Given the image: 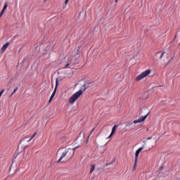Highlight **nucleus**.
I'll list each match as a JSON object with an SVG mask.
<instances>
[{"label": "nucleus", "instance_id": "7ed1b4c3", "mask_svg": "<svg viewBox=\"0 0 180 180\" xmlns=\"http://www.w3.org/2000/svg\"><path fill=\"white\" fill-rule=\"evenodd\" d=\"M150 74H151V70L148 69L144 72H143L142 73H141L140 75H139L136 78V81H141L143 78H146V77H148Z\"/></svg>", "mask_w": 180, "mask_h": 180}, {"label": "nucleus", "instance_id": "20e7f679", "mask_svg": "<svg viewBox=\"0 0 180 180\" xmlns=\"http://www.w3.org/2000/svg\"><path fill=\"white\" fill-rule=\"evenodd\" d=\"M150 115V112H148L145 116H142L138 120H134L133 122L136 124L137 123H141L142 122H144L146 119H147V117Z\"/></svg>", "mask_w": 180, "mask_h": 180}, {"label": "nucleus", "instance_id": "6ab92c4d", "mask_svg": "<svg viewBox=\"0 0 180 180\" xmlns=\"http://www.w3.org/2000/svg\"><path fill=\"white\" fill-rule=\"evenodd\" d=\"M68 67H70V63H66L64 68H68Z\"/></svg>", "mask_w": 180, "mask_h": 180}, {"label": "nucleus", "instance_id": "412c9836", "mask_svg": "<svg viewBox=\"0 0 180 180\" xmlns=\"http://www.w3.org/2000/svg\"><path fill=\"white\" fill-rule=\"evenodd\" d=\"M26 140H27V138H25V139H22L20 143H23V141H26Z\"/></svg>", "mask_w": 180, "mask_h": 180}, {"label": "nucleus", "instance_id": "423d86ee", "mask_svg": "<svg viewBox=\"0 0 180 180\" xmlns=\"http://www.w3.org/2000/svg\"><path fill=\"white\" fill-rule=\"evenodd\" d=\"M144 150V146L142 147L139 148L138 150H136L135 153V160L136 161H139V155H140V153H141V150Z\"/></svg>", "mask_w": 180, "mask_h": 180}, {"label": "nucleus", "instance_id": "0eeeda50", "mask_svg": "<svg viewBox=\"0 0 180 180\" xmlns=\"http://www.w3.org/2000/svg\"><path fill=\"white\" fill-rule=\"evenodd\" d=\"M58 87V78H56L55 89L51 94V96H56V92H57V88Z\"/></svg>", "mask_w": 180, "mask_h": 180}, {"label": "nucleus", "instance_id": "2eb2a0df", "mask_svg": "<svg viewBox=\"0 0 180 180\" xmlns=\"http://www.w3.org/2000/svg\"><path fill=\"white\" fill-rule=\"evenodd\" d=\"M95 171V165H91V167L90 169V174H92Z\"/></svg>", "mask_w": 180, "mask_h": 180}, {"label": "nucleus", "instance_id": "ddd939ff", "mask_svg": "<svg viewBox=\"0 0 180 180\" xmlns=\"http://www.w3.org/2000/svg\"><path fill=\"white\" fill-rule=\"evenodd\" d=\"M115 162H116V159H113L110 163L106 164L105 167H108L109 165H112V164H115Z\"/></svg>", "mask_w": 180, "mask_h": 180}, {"label": "nucleus", "instance_id": "aec40b11", "mask_svg": "<svg viewBox=\"0 0 180 180\" xmlns=\"http://www.w3.org/2000/svg\"><path fill=\"white\" fill-rule=\"evenodd\" d=\"M4 92H5V90H4V89H3V90L1 91V92H0V98H1V96H2V94H4Z\"/></svg>", "mask_w": 180, "mask_h": 180}, {"label": "nucleus", "instance_id": "f257e3e1", "mask_svg": "<svg viewBox=\"0 0 180 180\" xmlns=\"http://www.w3.org/2000/svg\"><path fill=\"white\" fill-rule=\"evenodd\" d=\"M94 85V82H86L84 84H83L80 89L72 95V96L69 98V102L70 103H75V102L78 99V98L88 89V88Z\"/></svg>", "mask_w": 180, "mask_h": 180}, {"label": "nucleus", "instance_id": "9d476101", "mask_svg": "<svg viewBox=\"0 0 180 180\" xmlns=\"http://www.w3.org/2000/svg\"><path fill=\"white\" fill-rule=\"evenodd\" d=\"M164 54H165V51L163 52H158L157 53V56H160L159 58H162V57H164Z\"/></svg>", "mask_w": 180, "mask_h": 180}, {"label": "nucleus", "instance_id": "bb28decb", "mask_svg": "<svg viewBox=\"0 0 180 180\" xmlns=\"http://www.w3.org/2000/svg\"><path fill=\"white\" fill-rule=\"evenodd\" d=\"M95 130V128H93L92 131H91V133H92V131H94Z\"/></svg>", "mask_w": 180, "mask_h": 180}, {"label": "nucleus", "instance_id": "1a4fd4ad", "mask_svg": "<svg viewBox=\"0 0 180 180\" xmlns=\"http://www.w3.org/2000/svg\"><path fill=\"white\" fill-rule=\"evenodd\" d=\"M9 46V42L6 43L1 49L2 53H5L8 47Z\"/></svg>", "mask_w": 180, "mask_h": 180}, {"label": "nucleus", "instance_id": "b1692460", "mask_svg": "<svg viewBox=\"0 0 180 180\" xmlns=\"http://www.w3.org/2000/svg\"><path fill=\"white\" fill-rule=\"evenodd\" d=\"M153 139V136H150L147 138V140H151Z\"/></svg>", "mask_w": 180, "mask_h": 180}, {"label": "nucleus", "instance_id": "4be33fe9", "mask_svg": "<svg viewBox=\"0 0 180 180\" xmlns=\"http://www.w3.org/2000/svg\"><path fill=\"white\" fill-rule=\"evenodd\" d=\"M75 58H79V53H76Z\"/></svg>", "mask_w": 180, "mask_h": 180}, {"label": "nucleus", "instance_id": "dca6fc26", "mask_svg": "<svg viewBox=\"0 0 180 180\" xmlns=\"http://www.w3.org/2000/svg\"><path fill=\"white\" fill-rule=\"evenodd\" d=\"M137 161L138 160H134V167H133V169L132 170L134 171L136 169V168H137Z\"/></svg>", "mask_w": 180, "mask_h": 180}, {"label": "nucleus", "instance_id": "f03ea898", "mask_svg": "<svg viewBox=\"0 0 180 180\" xmlns=\"http://www.w3.org/2000/svg\"><path fill=\"white\" fill-rule=\"evenodd\" d=\"M77 148H78V146H76L73 148H68L66 150H65L64 152H63L61 156L60 157L59 160L57 161V162H61V161L65 158L67 160H71V158H72V157H74V154L75 153V150H77Z\"/></svg>", "mask_w": 180, "mask_h": 180}, {"label": "nucleus", "instance_id": "6e6552de", "mask_svg": "<svg viewBox=\"0 0 180 180\" xmlns=\"http://www.w3.org/2000/svg\"><path fill=\"white\" fill-rule=\"evenodd\" d=\"M118 126L117 125H114L112 131H111V134L110 135L108 136V139H110V137H112V136H113V134H115V133H116V129H117Z\"/></svg>", "mask_w": 180, "mask_h": 180}, {"label": "nucleus", "instance_id": "c85d7f7f", "mask_svg": "<svg viewBox=\"0 0 180 180\" xmlns=\"http://www.w3.org/2000/svg\"><path fill=\"white\" fill-rule=\"evenodd\" d=\"M171 62V60H169L167 63H170Z\"/></svg>", "mask_w": 180, "mask_h": 180}, {"label": "nucleus", "instance_id": "f8f14e48", "mask_svg": "<svg viewBox=\"0 0 180 180\" xmlns=\"http://www.w3.org/2000/svg\"><path fill=\"white\" fill-rule=\"evenodd\" d=\"M8 8V3H6L3 7V9L1 11L2 13H5V11H6V8Z\"/></svg>", "mask_w": 180, "mask_h": 180}, {"label": "nucleus", "instance_id": "39448f33", "mask_svg": "<svg viewBox=\"0 0 180 180\" xmlns=\"http://www.w3.org/2000/svg\"><path fill=\"white\" fill-rule=\"evenodd\" d=\"M133 122H129L126 123V127L127 128V130L129 131H131V130H134L136 129V126L133 124Z\"/></svg>", "mask_w": 180, "mask_h": 180}, {"label": "nucleus", "instance_id": "4468645a", "mask_svg": "<svg viewBox=\"0 0 180 180\" xmlns=\"http://www.w3.org/2000/svg\"><path fill=\"white\" fill-rule=\"evenodd\" d=\"M115 162H116V159H113L110 163L106 164L105 167H108L109 165H112V164H115Z\"/></svg>", "mask_w": 180, "mask_h": 180}, {"label": "nucleus", "instance_id": "cd10ccee", "mask_svg": "<svg viewBox=\"0 0 180 180\" xmlns=\"http://www.w3.org/2000/svg\"><path fill=\"white\" fill-rule=\"evenodd\" d=\"M143 143H145V144H146V143H147V141H143Z\"/></svg>", "mask_w": 180, "mask_h": 180}, {"label": "nucleus", "instance_id": "a211bd4d", "mask_svg": "<svg viewBox=\"0 0 180 180\" xmlns=\"http://www.w3.org/2000/svg\"><path fill=\"white\" fill-rule=\"evenodd\" d=\"M53 98H54V97L53 96H51L49 101V103H51V101H53Z\"/></svg>", "mask_w": 180, "mask_h": 180}, {"label": "nucleus", "instance_id": "393cba45", "mask_svg": "<svg viewBox=\"0 0 180 180\" xmlns=\"http://www.w3.org/2000/svg\"><path fill=\"white\" fill-rule=\"evenodd\" d=\"M89 137H91V133H90V134L88 136L86 141H88V140H89Z\"/></svg>", "mask_w": 180, "mask_h": 180}, {"label": "nucleus", "instance_id": "a878e982", "mask_svg": "<svg viewBox=\"0 0 180 180\" xmlns=\"http://www.w3.org/2000/svg\"><path fill=\"white\" fill-rule=\"evenodd\" d=\"M68 1H70V0H65V5H67V4H68Z\"/></svg>", "mask_w": 180, "mask_h": 180}, {"label": "nucleus", "instance_id": "f3484780", "mask_svg": "<svg viewBox=\"0 0 180 180\" xmlns=\"http://www.w3.org/2000/svg\"><path fill=\"white\" fill-rule=\"evenodd\" d=\"M18 88L16 87L15 89H13L12 94H11V96H13V95H15V94H16V92L18 91Z\"/></svg>", "mask_w": 180, "mask_h": 180}, {"label": "nucleus", "instance_id": "c756f323", "mask_svg": "<svg viewBox=\"0 0 180 180\" xmlns=\"http://www.w3.org/2000/svg\"><path fill=\"white\" fill-rule=\"evenodd\" d=\"M46 1H47V0H44V2H46Z\"/></svg>", "mask_w": 180, "mask_h": 180}, {"label": "nucleus", "instance_id": "5701e85b", "mask_svg": "<svg viewBox=\"0 0 180 180\" xmlns=\"http://www.w3.org/2000/svg\"><path fill=\"white\" fill-rule=\"evenodd\" d=\"M3 15H4V13H2V11H1V13H0V18H2Z\"/></svg>", "mask_w": 180, "mask_h": 180}, {"label": "nucleus", "instance_id": "9b49d317", "mask_svg": "<svg viewBox=\"0 0 180 180\" xmlns=\"http://www.w3.org/2000/svg\"><path fill=\"white\" fill-rule=\"evenodd\" d=\"M36 134H37V132H35L30 139L27 140V143H29L30 141H32V140H33V139H34V137H36Z\"/></svg>", "mask_w": 180, "mask_h": 180}]
</instances>
